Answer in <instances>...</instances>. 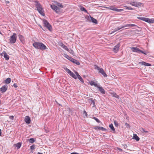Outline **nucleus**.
Listing matches in <instances>:
<instances>
[{
    "label": "nucleus",
    "instance_id": "49530a36",
    "mask_svg": "<svg viewBox=\"0 0 154 154\" xmlns=\"http://www.w3.org/2000/svg\"><path fill=\"white\" fill-rule=\"evenodd\" d=\"M75 73L76 74V76L78 77V75H79L78 73L76 72V71H75Z\"/></svg>",
    "mask_w": 154,
    "mask_h": 154
},
{
    "label": "nucleus",
    "instance_id": "6ab92c4d",
    "mask_svg": "<svg viewBox=\"0 0 154 154\" xmlns=\"http://www.w3.org/2000/svg\"><path fill=\"white\" fill-rule=\"evenodd\" d=\"M24 120L25 122L27 124H29L31 122L30 117L28 116H26L25 117Z\"/></svg>",
    "mask_w": 154,
    "mask_h": 154
},
{
    "label": "nucleus",
    "instance_id": "412c9836",
    "mask_svg": "<svg viewBox=\"0 0 154 154\" xmlns=\"http://www.w3.org/2000/svg\"><path fill=\"white\" fill-rule=\"evenodd\" d=\"M90 17L91 20L93 23H94L95 24L97 23V20L94 18L92 17H91L90 15Z\"/></svg>",
    "mask_w": 154,
    "mask_h": 154
},
{
    "label": "nucleus",
    "instance_id": "6e6552de",
    "mask_svg": "<svg viewBox=\"0 0 154 154\" xmlns=\"http://www.w3.org/2000/svg\"><path fill=\"white\" fill-rule=\"evenodd\" d=\"M106 8L108 9L111 10L116 12H121L124 10L123 9H119L116 8H115V7L111 6L106 7Z\"/></svg>",
    "mask_w": 154,
    "mask_h": 154
},
{
    "label": "nucleus",
    "instance_id": "9b49d317",
    "mask_svg": "<svg viewBox=\"0 0 154 154\" xmlns=\"http://www.w3.org/2000/svg\"><path fill=\"white\" fill-rule=\"evenodd\" d=\"M51 8L57 13H58L60 11V9L57 6L54 5H51Z\"/></svg>",
    "mask_w": 154,
    "mask_h": 154
},
{
    "label": "nucleus",
    "instance_id": "7ed1b4c3",
    "mask_svg": "<svg viewBox=\"0 0 154 154\" xmlns=\"http://www.w3.org/2000/svg\"><path fill=\"white\" fill-rule=\"evenodd\" d=\"M137 19L150 23H154V20H152L147 17H137Z\"/></svg>",
    "mask_w": 154,
    "mask_h": 154
},
{
    "label": "nucleus",
    "instance_id": "dca6fc26",
    "mask_svg": "<svg viewBox=\"0 0 154 154\" xmlns=\"http://www.w3.org/2000/svg\"><path fill=\"white\" fill-rule=\"evenodd\" d=\"M2 56H3L5 58V60H8L9 59V56L7 54L6 52L5 51H3V52L1 54Z\"/></svg>",
    "mask_w": 154,
    "mask_h": 154
},
{
    "label": "nucleus",
    "instance_id": "864d4df0",
    "mask_svg": "<svg viewBox=\"0 0 154 154\" xmlns=\"http://www.w3.org/2000/svg\"><path fill=\"white\" fill-rule=\"evenodd\" d=\"M9 2L8 1H6V3L7 4L9 3Z\"/></svg>",
    "mask_w": 154,
    "mask_h": 154
},
{
    "label": "nucleus",
    "instance_id": "8fccbe9b",
    "mask_svg": "<svg viewBox=\"0 0 154 154\" xmlns=\"http://www.w3.org/2000/svg\"><path fill=\"white\" fill-rule=\"evenodd\" d=\"M1 134H2V130L0 129V136H1Z\"/></svg>",
    "mask_w": 154,
    "mask_h": 154
},
{
    "label": "nucleus",
    "instance_id": "f257e3e1",
    "mask_svg": "<svg viewBox=\"0 0 154 154\" xmlns=\"http://www.w3.org/2000/svg\"><path fill=\"white\" fill-rule=\"evenodd\" d=\"M34 3L39 13L42 15L44 16L45 14L44 13V9L42 8L41 5L39 3L38 1H35L34 2Z\"/></svg>",
    "mask_w": 154,
    "mask_h": 154
},
{
    "label": "nucleus",
    "instance_id": "3c124183",
    "mask_svg": "<svg viewBox=\"0 0 154 154\" xmlns=\"http://www.w3.org/2000/svg\"><path fill=\"white\" fill-rule=\"evenodd\" d=\"M118 149L121 151H122V149L120 148H118Z\"/></svg>",
    "mask_w": 154,
    "mask_h": 154
},
{
    "label": "nucleus",
    "instance_id": "20e7f679",
    "mask_svg": "<svg viewBox=\"0 0 154 154\" xmlns=\"http://www.w3.org/2000/svg\"><path fill=\"white\" fill-rule=\"evenodd\" d=\"M94 67L95 69H96L98 71V72L100 73L103 76L105 77H106L107 76V75L103 69L102 68H100L98 66L95 65Z\"/></svg>",
    "mask_w": 154,
    "mask_h": 154
},
{
    "label": "nucleus",
    "instance_id": "b1692460",
    "mask_svg": "<svg viewBox=\"0 0 154 154\" xmlns=\"http://www.w3.org/2000/svg\"><path fill=\"white\" fill-rule=\"evenodd\" d=\"M109 127L111 129L113 133H115V129L114 128L112 124H110L109 125Z\"/></svg>",
    "mask_w": 154,
    "mask_h": 154
},
{
    "label": "nucleus",
    "instance_id": "c85d7f7f",
    "mask_svg": "<svg viewBox=\"0 0 154 154\" xmlns=\"http://www.w3.org/2000/svg\"><path fill=\"white\" fill-rule=\"evenodd\" d=\"M56 4L60 8H63V6L61 3L56 2Z\"/></svg>",
    "mask_w": 154,
    "mask_h": 154
},
{
    "label": "nucleus",
    "instance_id": "bb28decb",
    "mask_svg": "<svg viewBox=\"0 0 154 154\" xmlns=\"http://www.w3.org/2000/svg\"><path fill=\"white\" fill-rule=\"evenodd\" d=\"M140 130L141 132L143 133H147L148 132V131L145 130V129H144L142 128H140Z\"/></svg>",
    "mask_w": 154,
    "mask_h": 154
},
{
    "label": "nucleus",
    "instance_id": "c9c22d12",
    "mask_svg": "<svg viewBox=\"0 0 154 154\" xmlns=\"http://www.w3.org/2000/svg\"><path fill=\"white\" fill-rule=\"evenodd\" d=\"M93 119H94L97 123L100 122V121L96 117H93Z\"/></svg>",
    "mask_w": 154,
    "mask_h": 154
},
{
    "label": "nucleus",
    "instance_id": "1a4fd4ad",
    "mask_svg": "<svg viewBox=\"0 0 154 154\" xmlns=\"http://www.w3.org/2000/svg\"><path fill=\"white\" fill-rule=\"evenodd\" d=\"M64 69L72 77L75 79H76L77 78L76 76L69 69H68L67 68H65Z\"/></svg>",
    "mask_w": 154,
    "mask_h": 154
},
{
    "label": "nucleus",
    "instance_id": "603ef678",
    "mask_svg": "<svg viewBox=\"0 0 154 154\" xmlns=\"http://www.w3.org/2000/svg\"><path fill=\"white\" fill-rule=\"evenodd\" d=\"M37 154H43L42 153H41L39 152H38Z\"/></svg>",
    "mask_w": 154,
    "mask_h": 154
},
{
    "label": "nucleus",
    "instance_id": "423d86ee",
    "mask_svg": "<svg viewBox=\"0 0 154 154\" xmlns=\"http://www.w3.org/2000/svg\"><path fill=\"white\" fill-rule=\"evenodd\" d=\"M43 21L44 26L46 27L49 31H51L52 29V26L48 22V21L47 20L44 19L43 20Z\"/></svg>",
    "mask_w": 154,
    "mask_h": 154
},
{
    "label": "nucleus",
    "instance_id": "c03bdc74",
    "mask_svg": "<svg viewBox=\"0 0 154 154\" xmlns=\"http://www.w3.org/2000/svg\"><path fill=\"white\" fill-rule=\"evenodd\" d=\"M13 86H14L15 88H16L17 87V84L15 83H14L13 84Z\"/></svg>",
    "mask_w": 154,
    "mask_h": 154
},
{
    "label": "nucleus",
    "instance_id": "2eb2a0df",
    "mask_svg": "<svg viewBox=\"0 0 154 154\" xmlns=\"http://www.w3.org/2000/svg\"><path fill=\"white\" fill-rule=\"evenodd\" d=\"M124 27H125V25L122 26H120L117 27V28H116L114 29L112 31V32L111 33V34H112L115 32L117 31L118 30Z\"/></svg>",
    "mask_w": 154,
    "mask_h": 154
},
{
    "label": "nucleus",
    "instance_id": "4c0bfd02",
    "mask_svg": "<svg viewBox=\"0 0 154 154\" xmlns=\"http://www.w3.org/2000/svg\"><path fill=\"white\" fill-rule=\"evenodd\" d=\"M19 37L21 41L23 40V37L21 35H19Z\"/></svg>",
    "mask_w": 154,
    "mask_h": 154
},
{
    "label": "nucleus",
    "instance_id": "a18cd8bd",
    "mask_svg": "<svg viewBox=\"0 0 154 154\" xmlns=\"http://www.w3.org/2000/svg\"><path fill=\"white\" fill-rule=\"evenodd\" d=\"M91 100V103H93V104L94 105V104H95V103H94V100L92 99Z\"/></svg>",
    "mask_w": 154,
    "mask_h": 154
},
{
    "label": "nucleus",
    "instance_id": "f704fd0d",
    "mask_svg": "<svg viewBox=\"0 0 154 154\" xmlns=\"http://www.w3.org/2000/svg\"><path fill=\"white\" fill-rule=\"evenodd\" d=\"M67 51L69 52L71 54H74V51H73V50L71 49H68V50Z\"/></svg>",
    "mask_w": 154,
    "mask_h": 154
},
{
    "label": "nucleus",
    "instance_id": "5fc2aeb1",
    "mask_svg": "<svg viewBox=\"0 0 154 154\" xmlns=\"http://www.w3.org/2000/svg\"><path fill=\"white\" fill-rule=\"evenodd\" d=\"M0 34H2V33H1V32L0 31Z\"/></svg>",
    "mask_w": 154,
    "mask_h": 154
},
{
    "label": "nucleus",
    "instance_id": "aec40b11",
    "mask_svg": "<svg viewBox=\"0 0 154 154\" xmlns=\"http://www.w3.org/2000/svg\"><path fill=\"white\" fill-rule=\"evenodd\" d=\"M139 63L141 64V65L145 66H151V64L150 63H146L145 62L143 61L141 62H140Z\"/></svg>",
    "mask_w": 154,
    "mask_h": 154
},
{
    "label": "nucleus",
    "instance_id": "4be33fe9",
    "mask_svg": "<svg viewBox=\"0 0 154 154\" xmlns=\"http://www.w3.org/2000/svg\"><path fill=\"white\" fill-rule=\"evenodd\" d=\"M133 138L137 141H138L140 140V138L136 134H134Z\"/></svg>",
    "mask_w": 154,
    "mask_h": 154
},
{
    "label": "nucleus",
    "instance_id": "09e8293b",
    "mask_svg": "<svg viewBox=\"0 0 154 154\" xmlns=\"http://www.w3.org/2000/svg\"><path fill=\"white\" fill-rule=\"evenodd\" d=\"M70 154H78V153L75 152H74L71 153Z\"/></svg>",
    "mask_w": 154,
    "mask_h": 154
},
{
    "label": "nucleus",
    "instance_id": "a211bd4d",
    "mask_svg": "<svg viewBox=\"0 0 154 154\" xmlns=\"http://www.w3.org/2000/svg\"><path fill=\"white\" fill-rule=\"evenodd\" d=\"M70 60L77 65H79L80 64V63L79 61L72 58H71Z\"/></svg>",
    "mask_w": 154,
    "mask_h": 154
},
{
    "label": "nucleus",
    "instance_id": "2f4dec72",
    "mask_svg": "<svg viewBox=\"0 0 154 154\" xmlns=\"http://www.w3.org/2000/svg\"><path fill=\"white\" fill-rule=\"evenodd\" d=\"M29 143H32L35 141V139H34L33 138H31L29 140Z\"/></svg>",
    "mask_w": 154,
    "mask_h": 154
},
{
    "label": "nucleus",
    "instance_id": "ddd939ff",
    "mask_svg": "<svg viewBox=\"0 0 154 154\" xmlns=\"http://www.w3.org/2000/svg\"><path fill=\"white\" fill-rule=\"evenodd\" d=\"M94 129L97 131H105L107 130L106 128L102 127H100L99 126H96L94 128Z\"/></svg>",
    "mask_w": 154,
    "mask_h": 154
},
{
    "label": "nucleus",
    "instance_id": "de8ad7c7",
    "mask_svg": "<svg viewBox=\"0 0 154 154\" xmlns=\"http://www.w3.org/2000/svg\"><path fill=\"white\" fill-rule=\"evenodd\" d=\"M125 125L127 126V127H129L130 126L127 123H126L125 124Z\"/></svg>",
    "mask_w": 154,
    "mask_h": 154
},
{
    "label": "nucleus",
    "instance_id": "58836bf2",
    "mask_svg": "<svg viewBox=\"0 0 154 154\" xmlns=\"http://www.w3.org/2000/svg\"><path fill=\"white\" fill-rule=\"evenodd\" d=\"M114 124L115 126L116 127H117L118 126V122L116 120L114 121Z\"/></svg>",
    "mask_w": 154,
    "mask_h": 154
},
{
    "label": "nucleus",
    "instance_id": "cd10ccee",
    "mask_svg": "<svg viewBox=\"0 0 154 154\" xmlns=\"http://www.w3.org/2000/svg\"><path fill=\"white\" fill-rule=\"evenodd\" d=\"M15 145L16 147L17 148V149H19L20 147L21 146V143L19 142L15 144Z\"/></svg>",
    "mask_w": 154,
    "mask_h": 154
},
{
    "label": "nucleus",
    "instance_id": "f3484780",
    "mask_svg": "<svg viewBox=\"0 0 154 154\" xmlns=\"http://www.w3.org/2000/svg\"><path fill=\"white\" fill-rule=\"evenodd\" d=\"M120 46V43H119L117 45L115 46L113 49V51L115 53H117L119 50V47Z\"/></svg>",
    "mask_w": 154,
    "mask_h": 154
},
{
    "label": "nucleus",
    "instance_id": "72a5a7b5",
    "mask_svg": "<svg viewBox=\"0 0 154 154\" xmlns=\"http://www.w3.org/2000/svg\"><path fill=\"white\" fill-rule=\"evenodd\" d=\"M125 7V8L129 10H133L134 9L131 7L130 6L128 7L127 6H124Z\"/></svg>",
    "mask_w": 154,
    "mask_h": 154
},
{
    "label": "nucleus",
    "instance_id": "473e14b6",
    "mask_svg": "<svg viewBox=\"0 0 154 154\" xmlns=\"http://www.w3.org/2000/svg\"><path fill=\"white\" fill-rule=\"evenodd\" d=\"M77 77L82 83H83L84 82V81L83 79L80 75H79Z\"/></svg>",
    "mask_w": 154,
    "mask_h": 154
},
{
    "label": "nucleus",
    "instance_id": "393cba45",
    "mask_svg": "<svg viewBox=\"0 0 154 154\" xmlns=\"http://www.w3.org/2000/svg\"><path fill=\"white\" fill-rule=\"evenodd\" d=\"M89 83L90 85L91 86L94 85L95 87H97V86L98 85L96 83L93 81H90Z\"/></svg>",
    "mask_w": 154,
    "mask_h": 154
},
{
    "label": "nucleus",
    "instance_id": "4468645a",
    "mask_svg": "<svg viewBox=\"0 0 154 154\" xmlns=\"http://www.w3.org/2000/svg\"><path fill=\"white\" fill-rule=\"evenodd\" d=\"M8 86L6 85L3 86L0 88V90L2 91V93L5 92L8 89Z\"/></svg>",
    "mask_w": 154,
    "mask_h": 154
},
{
    "label": "nucleus",
    "instance_id": "9d476101",
    "mask_svg": "<svg viewBox=\"0 0 154 154\" xmlns=\"http://www.w3.org/2000/svg\"><path fill=\"white\" fill-rule=\"evenodd\" d=\"M129 4L131 5L137 7H139V6H140L142 5V3L137 2L131 1Z\"/></svg>",
    "mask_w": 154,
    "mask_h": 154
},
{
    "label": "nucleus",
    "instance_id": "5701e85b",
    "mask_svg": "<svg viewBox=\"0 0 154 154\" xmlns=\"http://www.w3.org/2000/svg\"><path fill=\"white\" fill-rule=\"evenodd\" d=\"M137 26L138 28H139V27L137 25H135L134 24H127L125 25V27H130V26L133 27V26Z\"/></svg>",
    "mask_w": 154,
    "mask_h": 154
},
{
    "label": "nucleus",
    "instance_id": "7c9ffc66",
    "mask_svg": "<svg viewBox=\"0 0 154 154\" xmlns=\"http://www.w3.org/2000/svg\"><path fill=\"white\" fill-rule=\"evenodd\" d=\"M61 46L62 48L65 49L66 51H67L68 50V48H67V46L64 44H62L61 45Z\"/></svg>",
    "mask_w": 154,
    "mask_h": 154
},
{
    "label": "nucleus",
    "instance_id": "e433bc0d",
    "mask_svg": "<svg viewBox=\"0 0 154 154\" xmlns=\"http://www.w3.org/2000/svg\"><path fill=\"white\" fill-rule=\"evenodd\" d=\"M64 56L66 58L68 59L69 60H70V58H72V57L69 56L68 55H67L66 54H64Z\"/></svg>",
    "mask_w": 154,
    "mask_h": 154
},
{
    "label": "nucleus",
    "instance_id": "79ce46f5",
    "mask_svg": "<svg viewBox=\"0 0 154 154\" xmlns=\"http://www.w3.org/2000/svg\"><path fill=\"white\" fill-rule=\"evenodd\" d=\"M114 96L116 98H119V96L117 94H116V93H115L114 94Z\"/></svg>",
    "mask_w": 154,
    "mask_h": 154
},
{
    "label": "nucleus",
    "instance_id": "c756f323",
    "mask_svg": "<svg viewBox=\"0 0 154 154\" xmlns=\"http://www.w3.org/2000/svg\"><path fill=\"white\" fill-rule=\"evenodd\" d=\"M80 9L81 11H84L86 13H88L87 11L84 7L81 6L80 8Z\"/></svg>",
    "mask_w": 154,
    "mask_h": 154
},
{
    "label": "nucleus",
    "instance_id": "f8f14e48",
    "mask_svg": "<svg viewBox=\"0 0 154 154\" xmlns=\"http://www.w3.org/2000/svg\"><path fill=\"white\" fill-rule=\"evenodd\" d=\"M97 87L98 89V90L102 94H105V91L101 86L98 85L97 86Z\"/></svg>",
    "mask_w": 154,
    "mask_h": 154
},
{
    "label": "nucleus",
    "instance_id": "37998d69",
    "mask_svg": "<svg viewBox=\"0 0 154 154\" xmlns=\"http://www.w3.org/2000/svg\"><path fill=\"white\" fill-rule=\"evenodd\" d=\"M14 116H10L9 117V118L10 119H12V120H13L14 119Z\"/></svg>",
    "mask_w": 154,
    "mask_h": 154
},
{
    "label": "nucleus",
    "instance_id": "6e6d98bb",
    "mask_svg": "<svg viewBox=\"0 0 154 154\" xmlns=\"http://www.w3.org/2000/svg\"><path fill=\"white\" fill-rule=\"evenodd\" d=\"M59 105H60V106H61L62 105L61 104H59Z\"/></svg>",
    "mask_w": 154,
    "mask_h": 154
},
{
    "label": "nucleus",
    "instance_id": "ea45409f",
    "mask_svg": "<svg viewBox=\"0 0 154 154\" xmlns=\"http://www.w3.org/2000/svg\"><path fill=\"white\" fill-rule=\"evenodd\" d=\"M83 114L86 117H87V116H88L87 113V112H86V111L85 110H84L83 111Z\"/></svg>",
    "mask_w": 154,
    "mask_h": 154
},
{
    "label": "nucleus",
    "instance_id": "0eeeda50",
    "mask_svg": "<svg viewBox=\"0 0 154 154\" xmlns=\"http://www.w3.org/2000/svg\"><path fill=\"white\" fill-rule=\"evenodd\" d=\"M17 39V35L16 33H14L10 37V42L11 43L13 44L15 43Z\"/></svg>",
    "mask_w": 154,
    "mask_h": 154
},
{
    "label": "nucleus",
    "instance_id": "a19ab883",
    "mask_svg": "<svg viewBox=\"0 0 154 154\" xmlns=\"http://www.w3.org/2000/svg\"><path fill=\"white\" fill-rule=\"evenodd\" d=\"M35 149V146L33 145L30 146V149L32 150L34 149Z\"/></svg>",
    "mask_w": 154,
    "mask_h": 154
},
{
    "label": "nucleus",
    "instance_id": "f03ea898",
    "mask_svg": "<svg viewBox=\"0 0 154 154\" xmlns=\"http://www.w3.org/2000/svg\"><path fill=\"white\" fill-rule=\"evenodd\" d=\"M32 45L35 48L41 50H45L47 48L46 46L41 42H35Z\"/></svg>",
    "mask_w": 154,
    "mask_h": 154
},
{
    "label": "nucleus",
    "instance_id": "a878e982",
    "mask_svg": "<svg viewBox=\"0 0 154 154\" xmlns=\"http://www.w3.org/2000/svg\"><path fill=\"white\" fill-rule=\"evenodd\" d=\"M11 79L10 78H8L5 80V82L7 84L10 83L11 82Z\"/></svg>",
    "mask_w": 154,
    "mask_h": 154
},
{
    "label": "nucleus",
    "instance_id": "39448f33",
    "mask_svg": "<svg viewBox=\"0 0 154 154\" xmlns=\"http://www.w3.org/2000/svg\"><path fill=\"white\" fill-rule=\"evenodd\" d=\"M131 50L134 52H136L138 53H139L140 52H141L143 54L146 55L147 54L146 52L145 51H142V50L140 49L139 48L137 47H132L131 48Z\"/></svg>",
    "mask_w": 154,
    "mask_h": 154
}]
</instances>
